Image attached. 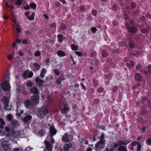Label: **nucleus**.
I'll return each instance as SVG.
<instances>
[{
	"label": "nucleus",
	"mask_w": 151,
	"mask_h": 151,
	"mask_svg": "<svg viewBox=\"0 0 151 151\" xmlns=\"http://www.w3.org/2000/svg\"><path fill=\"white\" fill-rule=\"evenodd\" d=\"M58 38L59 41L60 42H62L63 40V35L61 34H59L58 35Z\"/></svg>",
	"instance_id": "31"
},
{
	"label": "nucleus",
	"mask_w": 151,
	"mask_h": 151,
	"mask_svg": "<svg viewBox=\"0 0 151 151\" xmlns=\"http://www.w3.org/2000/svg\"><path fill=\"white\" fill-rule=\"evenodd\" d=\"M148 71L150 72L151 73V66L149 65L148 66Z\"/></svg>",
	"instance_id": "64"
},
{
	"label": "nucleus",
	"mask_w": 151,
	"mask_h": 151,
	"mask_svg": "<svg viewBox=\"0 0 151 151\" xmlns=\"http://www.w3.org/2000/svg\"><path fill=\"white\" fill-rule=\"evenodd\" d=\"M19 55L20 56H23V53L21 51H20L19 52Z\"/></svg>",
	"instance_id": "63"
},
{
	"label": "nucleus",
	"mask_w": 151,
	"mask_h": 151,
	"mask_svg": "<svg viewBox=\"0 0 151 151\" xmlns=\"http://www.w3.org/2000/svg\"><path fill=\"white\" fill-rule=\"evenodd\" d=\"M23 110H21L20 111H19L18 109H17V113L16 114L17 116H20L21 114L23 113Z\"/></svg>",
	"instance_id": "33"
},
{
	"label": "nucleus",
	"mask_w": 151,
	"mask_h": 151,
	"mask_svg": "<svg viewBox=\"0 0 151 151\" xmlns=\"http://www.w3.org/2000/svg\"><path fill=\"white\" fill-rule=\"evenodd\" d=\"M141 149V144L139 142H138L137 146V151H139Z\"/></svg>",
	"instance_id": "46"
},
{
	"label": "nucleus",
	"mask_w": 151,
	"mask_h": 151,
	"mask_svg": "<svg viewBox=\"0 0 151 151\" xmlns=\"http://www.w3.org/2000/svg\"><path fill=\"white\" fill-rule=\"evenodd\" d=\"M16 30L17 31V32L18 33H20L21 32V29L18 27H17L16 28Z\"/></svg>",
	"instance_id": "57"
},
{
	"label": "nucleus",
	"mask_w": 151,
	"mask_h": 151,
	"mask_svg": "<svg viewBox=\"0 0 151 151\" xmlns=\"http://www.w3.org/2000/svg\"><path fill=\"white\" fill-rule=\"evenodd\" d=\"M66 28V26L65 25L63 24H61L60 26V28L62 30H64Z\"/></svg>",
	"instance_id": "40"
},
{
	"label": "nucleus",
	"mask_w": 151,
	"mask_h": 151,
	"mask_svg": "<svg viewBox=\"0 0 151 151\" xmlns=\"http://www.w3.org/2000/svg\"><path fill=\"white\" fill-rule=\"evenodd\" d=\"M69 108L67 107H64L61 110V113L62 114H65L67 113Z\"/></svg>",
	"instance_id": "24"
},
{
	"label": "nucleus",
	"mask_w": 151,
	"mask_h": 151,
	"mask_svg": "<svg viewBox=\"0 0 151 151\" xmlns=\"http://www.w3.org/2000/svg\"><path fill=\"white\" fill-rule=\"evenodd\" d=\"M146 143L147 145H151V139H148L146 141Z\"/></svg>",
	"instance_id": "47"
},
{
	"label": "nucleus",
	"mask_w": 151,
	"mask_h": 151,
	"mask_svg": "<svg viewBox=\"0 0 151 151\" xmlns=\"http://www.w3.org/2000/svg\"><path fill=\"white\" fill-rule=\"evenodd\" d=\"M142 77L141 75L139 73H137L135 76V79L137 81H141L142 80Z\"/></svg>",
	"instance_id": "16"
},
{
	"label": "nucleus",
	"mask_w": 151,
	"mask_h": 151,
	"mask_svg": "<svg viewBox=\"0 0 151 151\" xmlns=\"http://www.w3.org/2000/svg\"><path fill=\"white\" fill-rule=\"evenodd\" d=\"M104 133H102L100 137V139L99 141L102 142H105L104 139Z\"/></svg>",
	"instance_id": "38"
},
{
	"label": "nucleus",
	"mask_w": 151,
	"mask_h": 151,
	"mask_svg": "<svg viewBox=\"0 0 151 151\" xmlns=\"http://www.w3.org/2000/svg\"><path fill=\"white\" fill-rule=\"evenodd\" d=\"M91 31L92 33H95L97 31V29L95 27H93L91 28Z\"/></svg>",
	"instance_id": "43"
},
{
	"label": "nucleus",
	"mask_w": 151,
	"mask_h": 151,
	"mask_svg": "<svg viewBox=\"0 0 151 151\" xmlns=\"http://www.w3.org/2000/svg\"><path fill=\"white\" fill-rule=\"evenodd\" d=\"M116 8H117V5H115L112 7V9L113 10L115 11L116 9Z\"/></svg>",
	"instance_id": "59"
},
{
	"label": "nucleus",
	"mask_w": 151,
	"mask_h": 151,
	"mask_svg": "<svg viewBox=\"0 0 151 151\" xmlns=\"http://www.w3.org/2000/svg\"><path fill=\"white\" fill-rule=\"evenodd\" d=\"M44 142L45 144L46 147L48 151H52V148L53 146L50 145L49 142L45 141Z\"/></svg>",
	"instance_id": "10"
},
{
	"label": "nucleus",
	"mask_w": 151,
	"mask_h": 151,
	"mask_svg": "<svg viewBox=\"0 0 151 151\" xmlns=\"http://www.w3.org/2000/svg\"><path fill=\"white\" fill-rule=\"evenodd\" d=\"M54 72L55 74L57 76H59L60 74V72L57 69H55Z\"/></svg>",
	"instance_id": "41"
},
{
	"label": "nucleus",
	"mask_w": 151,
	"mask_h": 151,
	"mask_svg": "<svg viewBox=\"0 0 151 151\" xmlns=\"http://www.w3.org/2000/svg\"><path fill=\"white\" fill-rule=\"evenodd\" d=\"M44 132L42 130H39L38 133V134L40 136H42L44 135Z\"/></svg>",
	"instance_id": "35"
},
{
	"label": "nucleus",
	"mask_w": 151,
	"mask_h": 151,
	"mask_svg": "<svg viewBox=\"0 0 151 151\" xmlns=\"http://www.w3.org/2000/svg\"><path fill=\"white\" fill-rule=\"evenodd\" d=\"M129 26L128 24H127L125 25L128 32L133 33L136 31L137 29L135 27H129Z\"/></svg>",
	"instance_id": "9"
},
{
	"label": "nucleus",
	"mask_w": 151,
	"mask_h": 151,
	"mask_svg": "<svg viewBox=\"0 0 151 151\" xmlns=\"http://www.w3.org/2000/svg\"><path fill=\"white\" fill-rule=\"evenodd\" d=\"M57 53L58 56H59L63 57L65 56V52L61 50L58 51Z\"/></svg>",
	"instance_id": "22"
},
{
	"label": "nucleus",
	"mask_w": 151,
	"mask_h": 151,
	"mask_svg": "<svg viewBox=\"0 0 151 151\" xmlns=\"http://www.w3.org/2000/svg\"><path fill=\"white\" fill-rule=\"evenodd\" d=\"M119 145H120L119 144V142H118L117 143L115 144L114 145V147L113 148L114 149V148L118 147Z\"/></svg>",
	"instance_id": "62"
},
{
	"label": "nucleus",
	"mask_w": 151,
	"mask_h": 151,
	"mask_svg": "<svg viewBox=\"0 0 151 151\" xmlns=\"http://www.w3.org/2000/svg\"><path fill=\"white\" fill-rule=\"evenodd\" d=\"M22 43L24 45H26L27 44L28 41L26 39H23L22 40Z\"/></svg>",
	"instance_id": "52"
},
{
	"label": "nucleus",
	"mask_w": 151,
	"mask_h": 151,
	"mask_svg": "<svg viewBox=\"0 0 151 151\" xmlns=\"http://www.w3.org/2000/svg\"><path fill=\"white\" fill-rule=\"evenodd\" d=\"M35 82L37 86H43V81L40 80L38 77L36 78Z\"/></svg>",
	"instance_id": "11"
},
{
	"label": "nucleus",
	"mask_w": 151,
	"mask_h": 151,
	"mask_svg": "<svg viewBox=\"0 0 151 151\" xmlns=\"http://www.w3.org/2000/svg\"><path fill=\"white\" fill-rule=\"evenodd\" d=\"M80 9L83 12H84L85 10V8L83 6H80Z\"/></svg>",
	"instance_id": "56"
},
{
	"label": "nucleus",
	"mask_w": 151,
	"mask_h": 151,
	"mask_svg": "<svg viewBox=\"0 0 151 151\" xmlns=\"http://www.w3.org/2000/svg\"><path fill=\"white\" fill-rule=\"evenodd\" d=\"M34 65L35 67L34 69L35 70H38L40 67V65L37 63H35L34 64Z\"/></svg>",
	"instance_id": "26"
},
{
	"label": "nucleus",
	"mask_w": 151,
	"mask_h": 151,
	"mask_svg": "<svg viewBox=\"0 0 151 151\" xmlns=\"http://www.w3.org/2000/svg\"><path fill=\"white\" fill-rule=\"evenodd\" d=\"M0 128L1 129H3L4 128V125L5 124V122L4 120L1 118H0Z\"/></svg>",
	"instance_id": "19"
},
{
	"label": "nucleus",
	"mask_w": 151,
	"mask_h": 151,
	"mask_svg": "<svg viewBox=\"0 0 151 151\" xmlns=\"http://www.w3.org/2000/svg\"><path fill=\"white\" fill-rule=\"evenodd\" d=\"M31 101L32 103L34 104H38L39 101V95L32 96L31 99Z\"/></svg>",
	"instance_id": "6"
},
{
	"label": "nucleus",
	"mask_w": 151,
	"mask_h": 151,
	"mask_svg": "<svg viewBox=\"0 0 151 151\" xmlns=\"http://www.w3.org/2000/svg\"><path fill=\"white\" fill-rule=\"evenodd\" d=\"M35 15V13L34 12H32L31 15L30 17H27V18L28 19L30 20H32L34 19Z\"/></svg>",
	"instance_id": "32"
},
{
	"label": "nucleus",
	"mask_w": 151,
	"mask_h": 151,
	"mask_svg": "<svg viewBox=\"0 0 151 151\" xmlns=\"http://www.w3.org/2000/svg\"><path fill=\"white\" fill-rule=\"evenodd\" d=\"M72 146V144L71 143H69L65 144L64 146V149H65L67 151H68L69 148Z\"/></svg>",
	"instance_id": "20"
},
{
	"label": "nucleus",
	"mask_w": 151,
	"mask_h": 151,
	"mask_svg": "<svg viewBox=\"0 0 151 151\" xmlns=\"http://www.w3.org/2000/svg\"><path fill=\"white\" fill-rule=\"evenodd\" d=\"M50 141L51 143L53 144L54 142V140L52 138V136L56 134L57 131L53 126H50Z\"/></svg>",
	"instance_id": "2"
},
{
	"label": "nucleus",
	"mask_w": 151,
	"mask_h": 151,
	"mask_svg": "<svg viewBox=\"0 0 151 151\" xmlns=\"http://www.w3.org/2000/svg\"><path fill=\"white\" fill-rule=\"evenodd\" d=\"M40 55V53L38 51H36L35 53V56L36 57L39 56Z\"/></svg>",
	"instance_id": "45"
},
{
	"label": "nucleus",
	"mask_w": 151,
	"mask_h": 151,
	"mask_svg": "<svg viewBox=\"0 0 151 151\" xmlns=\"http://www.w3.org/2000/svg\"><path fill=\"white\" fill-rule=\"evenodd\" d=\"M64 80L65 78L64 76L62 75H61L60 76V78L57 79L56 81V82L58 84L60 85L61 84V81Z\"/></svg>",
	"instance_id": "17"
},
{
	"label": "nucleus",
	"mask_w": 151,
	"mask_h": 151,
	"mask_svg": "<svg viewBox=\"0 0 151 151\" xmlns=\"http://www.w3.org/2000/svg\"><path fill=\"white\" fill-rule=\"evenodd\" d=\"M50 27L51 28H55L56 27V24L55 23H52L50 25Z\"/></svg>",
	"instance_id": "58"
},
{
	"label": "nucleus",
	"mask_w": 151,
	"mask_h": 151,
	"mask_svg": "<svg viewBox=\"0 0 151 151\" xmlns=\"http://www.w3.org/2000/svg\"><path fill=\"white\" fill-rule=\"evenodd\" d=\"M33 73L32 71H30L27 74L28 77L30 78L33 76Z\"/></svg>",
	"instance_id": "42"
},
{
	"label": "nucleus",
	"mask_w": 151,
	"mask_h": 151,
	"mask_svg": "<svg viewBox=\"0 0 151 151\" xmlns=\"http://www.w3.org/2000/svg\"><path fill=\"white\" fill-rule=\"evenodd\" d=\"M126 65L129 68H131L134 66V63L132 61H129L126 64Z\"/></svg>",
	"instance_id": "15"
},
{
	"label": "nucleus",
	"mask_w": 151,
	"mask_h": 151,
	"mask_svg": "<svg viewBox=\"0 0 151 151\" xmlns=\"http://www.w3.org/2000/svg\"><path fill=\"white\" fill-rule=\"evenodd\" d=\"M141 65L139 64H138L136 67V69L137 70H139L140 69Z\"/></svg>",
	"instance_id": "49"
},
{
	"label": "nucleus",
	"mask_w": 151,
	"mask_h": 151,
	"mask_svg": "<svg viewBox=\"0 0 151 151\" xmlns=\"http://www.w3.org/2000/svg\"><path fill=\"white\" fill-rule=\"evenodd\" d=\"M5 130L8 134H9V136H11L10 134H12V131L9 128L7 127L5 128Z\"/></svg>",
	"instance_id": "27"
},
{
	"label": "nucleus",
	"mask_w": 151,
	"mask_h": 151,
	"mask_svg": "<svg viewBox=\"0 0 151 151\" xmlns=\"http://www.w3.org/2000/svg\"><path fill=\"white\" fill-rule=\"evenodd\" d=\"M1 86L2 89L4 91H9L10 89V86L9 82L7 81H5L1 83Z\"/></svg>",
	"instance_id": "3"
},
{
	"label": "nucleus",
	"mask_w": 151,
	"mask_h": 151,
	"mask_svg": "<svg viewBox=\"0 0 151 151\" xmlns=\"http://www.w3.org/2000/svg\"><path fill=\"white\" fill-rule=\"evenodd\" d=\"M11 125L13 127H15L18 125V121L17 120H13L12 122Z\"/></svg>",
	"instance_id": "28"
},
{
	"label": "nucleus",
	"mask_w": 151,
	"mask_h": 151,
	"mask_svg": "<svg viewBox=\"0 0 151 151\" xmlns=\"http://www.w3.org/2000/svg\"><path fill=\"white\" fill-rule=\"evenodd\" d=\"M105 142L99 141L95 145V147L96 150H100L102 149L105 146Z\"/></svg>",
	"instance_id": "5"
},
{
	"label": "nucleus",
	"mask_w": 151,
	"mask_h": 151,
	"mask_svg": "<svg viewBox=\"0 0 151 151\" xmlns=\"http://www.w3.org/2000/svg\"><path fill=\"white\" fill-rule=\"evenodd\" d=\"M24 104L27 108L30 109L32 107V104L31 103L29 100H27L24 101Z\"/></svg>",
	"instance_id": "12"
},
{
	"label": "nucleus",
	"mask_w": 151,
	"mask_h": 151,
	"mask_svg": "<svg viewBox=\"0 0 151 151\" xmlns=\"http://www.w3.org/2000/svg\"><path fill=\"white\" fill-rule=\"evenodd\" d=\"M30 92L31 93L35 94V95H34V96H39V92L38 91V90L35 87H33L30 88Z\"/></svg>",
	"instance_id": "8"
},
{
	"label": "nucleus",
	"mask_w": 151,
	"mask_h": 151,
	"mask_svg": "<svg viewBox=\"0 0 151 151\" xmlns=\"http://www.w3.org/2000/svg\"><path fill=\"white\" fill-rule=\"evenodd\" d=\"M147 27L145 29H141V32L144 33H146L147 32L148 30L150 29L149 27L147 24L146 25Z\"/></svg>",
	"instance_id": "21"
},
{
	"label": "nucleus",
	"mask_w": 151,
	"mask_h": 151,
	"mask_svg": "<svg viewBox=\"0 0 151 151\" xmlns=\"http://www.w3.org/2000/svg\"><path fill=\"white\" fill-rule=\"evenodd\" d=\"M29 6L31 8H32L33 9H36V5L35 3H31L29 4Z\"/></svg>",
	"instance_id": "37"
},
{
	"label": "nucleus",
	"mask_w": 151,
	"mask_h": 151,
	"mask_svg": "<svg viewBox=\"0 0 151 151\" xmlns=\"http://www.w3.org/2000/svg\"><path fill=\"white\" fill-rule=\"evenodd\" d=\"M1 145L5 151H6L9 148V144L8 141L3 140V139L1 143Z\"/></svg>",
	"instance_id": "7"
},
{
	"label": "nucleus",
	"mask_w": 151,
	"mask_h": 151,
	"mask_svg": "<svg viewBox=\"0 0 151 151\" xmlns=\"http://www.w3.org/2000/svg\"><path fill=\"white\" fill-rule=\"evenodd\" d=\"M21 0H17L16 1V4L17 5H20L21 4Z\"/></svg>",
	"instance_id": "54"
},
{
	"label": "nucleus",
	"mask_w": 151,
	"mask_h": 151,
	"mask_svg": "<svg viewBox=\"0 0 151 151\" xmlns=\"http://www.w3.org/2000/svg\"><path fill=\"white\" fill-rule=\"evenodd\" d=\"M32 118L31 116L29 115H27L23 119V121L24 122H29L30 121Z\"/></svg>",
	"instance_id": "13"
},
{
	"label": "nucleus",
	"mask_w": 151,
	"mask_h": 151,
	"mask_svg": "<svg viewBox=\"0 0 151 151\" xmlns=\"http://www.w3.org/2000/svg\"><path fill=\"white\" fill-rule=\"evenodd\" d=\"M13 134V135L14 137L16 138H19V137L21 136L20 133L18 131L15 132L13 133V132L12 134Z\"/></svg>",
	"instance_id": "25"
},
{
	"label": "nucleus",
	"mask_w": 151,
	"mask_h": 151,
	"mask_svg": "<svg viewBox=\"0 0 151 151\" xmlns=\"http://www.w3.org/2000/svg\"><path fill=\"white\" fill-rule=\"evenodd\" d=\"M27 85L29 87H31L32 86V83L31 82H29L27 83Z\"/></svg>",
	"instance_id": "48"
},
{
	"label": "nucleus",
	"mask_w": 151,
	"mask_h": 151,
	"mask_svg": "<svg viewBox=\"0 0 151 151\" xmlns=\"http://www.w3.org/2000/svg\"><path fill=\"white\" fill-rule=\"evenodd\" d=\"M2 101L4 105V108L6 110H9L10 107L8 105L9 100L6 97L4 96L2 99Z\"/></svg>",
	"instance_id": "4"
},
{
	"label": "nucleus",
	"mask_w": 151,
	"mask_h": 151,
	"mask_svg": "<svg viewBox=\"0 0 151 151\" xmlns=\"http://www.w3.org/2000/svg\"><path fill=\"white\" fill-rule=\"evenodd\" d=\"M22 76H23V77L25 79H27V73H24L22 75Z\"/></svg>",
	"instance_id": "60"
},
{
	"label": "nucleus",
	"mask_w": 151,
	"mask_h": 151,
	"mask_svg": "<svg viewBox=\"0 0 151 151\" xmlns=\"http://www.w3.org/2000/svg\"><path fill=\"white\" fill-rule=\"evenodd\" d=\"M104 89L103 88H99L98 90V92L99 93H102L104 91Z\"/></svg>",
	"instance_id": "55"
},
{
	"label": "nucleus",
	"mask_w": 151,
	"mask_h": 151,
	"mask_svg": "<svg viewBox=\"0 0 151 151\" xmlns=\"http://www.w3.org/2000/svg\"><path fill=\"white\" fill-rule=\"evenodd\" d=\"M75 53L76 55L80 57H81L82 55V52H80L76 51L75 52Z\"/></svg>",
	"instance_id": "44"
},
{
	"label": "nucleus",
	"mask_w": 151,
	"mask_h": 151,
	"mask_svg": "<svg viewBox=\"0 0 151 151\" xmlns=\"http://www.w3.org/2000/svg\"><path fill=\"white\" fill-rule=\"evenodd\" d=\"M129 46L131 48H134V45L132 41H130L129 43Z\"/></svg>",
	"instance_id": "39"
},
{
	"label": "nucleus",
	"mask_w": 151,
	"mask_h": 151,
	"mask_svg": "<svg viewBox=\"0 0 151 151\" xmlns=\"http://www.w3.org/2000/svg\"><path fill=\"white\" fill-rule=\"evenodd\" d=\"M137 144V142H134L132 144V146H134Z\"/></svg>",
	"instance_id": "61"
},
{
	"label": "nucleus",
	"mask_w": 151,
	"mask_h": 151,
	"mask_svg": "<svg viewBox=\"0 0 151 151\" xmlns=\"http://www.w3.org/2000/svg\"><path fill=\"white\" fill-rule=\"evenodd\" d=\"M130 141L129 140H125L124 141L120 140L118 141L120 145H124L129 143Z\"/></svg>",
	"instance_id": "18"
},
{
	"label": "nucleus",
	"mask_w": 151,
	"mask_h": 151,
	"mask_svg": "<svg viewBox=\"0 0 151 151\" xmlns=\"http://www.w3.org/2000/svg\"><path fill=\"white\" fill-rule=\"evenodd\" d=\"M119 151H127L126 148L122 146H120L117 148Z\"/></svg>",
	"instance_id": "23"
},
{
	"label": "nucleus",
	"mask_w": 151,
	"mask_h": 151,
	"mask_svg": "<svg viewBox=\"0 0 151 151\" xmlns=\"http://www.w3.org/2000/svg\"><path fill=\"white\" fill-rule=\"evenodd\" d=\"M92 14L94 16H96L97 14V11L96 10H93L92 11Z\"/></svg>",
	"instance_id": "53"
},
{
	"label": "nucleus",
	"mask_w": 151,
	"mask_h": 151,
	"mask_svg": "<svg viewBox=\"0 0 151 151\" xmlns=\"http://www.w3.org/2000/svg\"><path fill=\"white\" fill-rule=\"evenodd\" d=\"M46 73V71L45 69L43 68L41 70L40 73V76L41 77L43 78L44 76V75Z\"/></svg>",
	"instance_id": "30"
},
{
	"label": "nucleus",
	"mask_w": 151,
	"mask_h": 151,
	"mask_svg": "<svg viewBox=\"0 0 151 151\" xmlns=\"http://www.w3.org/2000/svg\"><path fill=\"white\" fill-rule=\"evenodd\" d=\"M6 118L9 121H11L13 119V116H12V115L10 114H9L7 115L6 116Z\"/></svg>",
	"instance_id": "36"
},
{
	"label": "nucleus",
	"mask_w": 151,
	"mask_h": 151,
	"mask_svg": "<svg viewBox=\"0 0 151 151\" xmlns=\"http://www.w3.org/2000/svg\"><path fill=\"white\" fill-rule=\"evenodd\" d=\"M70 47H71V49L74 51L77 50H78V47L77 46L73 44H72L71 45Z\"/></svg>",
	"instance_id": "29"
},
{
	"label": "nucleus",
	"mask_w": 151,
	"mask_h": 151,
	"mask_svg": "<svg viewBox=\"0 0 151 151\" xmlns=\"http://www.w3.org/2000/svg\"><path fill=\"white\" fill-rule=\"evenodd\" d=\"M118 88L116 86H115L112 89L113 92H115L117 91L118 90Z\"/></svg>",
	"instance_id": "50"
},
{
	"label": "nucleus",
	"mask_w": 151,
	"mask_h": 151,
	"mask_svg": "<svg viewBox=\"0 0 151 151\" xmlns=\"http://www.w3.org/2000/svg\"><path fill=\"white\" fill-rule=\"evenodd\" d=\"M48 110L45 106H42L37 109V115L40 118H43L48 113Z\"/></svg>",
	"instance_id": "1"
},
{
	"label": "nucleus",
	"mask_w": 151,
	"mask_h": 151,
	"mask_svg": "<svg viewBox=\"0 0 151 151\" xmlns=\"http://www.w3.org/2000/svg\"><path fill=\"white\" fill-rule=\"evenodd\" d=\"M102 55L103 57H106L108 55V54L107 53L106 51L104 50L102 52Z\"/></svg>",
	"instance_id": "34"
},
{
	"label": "nucleus",
	"mask_w": 151,
	"mask_h": 151,
	"mask_svg": "<svg viewBox=\"0 0 151 151\" xmlns=\"http://www.w3.org/2000/svg\"><path fill=\"white\" fill-rule=\"evenodd\" d=\"M131 6L132 8L134 9L136 7V4L134 2H132L131 3Z\"/></svg>",
	"instance_id": "51"
},
{
	"label": "nucleus",
	"mask_w": 151,
	"mask_h": 151,
	"mask_svg": "<svg viewBox=\"0 0 151 151\" xmlns=\"http://www.w3.org/2000/svg\"><path fill=\"white\" fill-rule=\"evenodd\" d=\"M62 140L63 141L65 142H69L68 135L67 133H65L64 134L62 137Z\"/></svg>",
	"instance_id": "14"
}]
</instances>
